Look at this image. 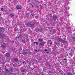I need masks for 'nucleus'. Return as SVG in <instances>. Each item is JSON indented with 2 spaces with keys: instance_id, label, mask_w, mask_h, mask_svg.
Returning a JSON list of instances; mask_svg holds the SVG:
<instances>
[{
  "instance_id": "f257e3e1",
  "label": "nucleus",
  "mask_w": 75,
  "mask_h": 75,
  "mask_svg": "<svg viewBox=\"0 0 75 75\" xmlns=\"http://www.w3.org/2000/svg\"><path fill=\"white\" fill-rule=\"evenodd\" d=\"M59 42H62L63 43H64V44L67 43V41H64V40H62V39L60 38H59Z\"/></svg>"
},
{
  "instance_id": "f03ea898",
  "label": "nucleus",
  "mask_w": 75,
  "mask_h": 75,
  "mask_svg": "<svg viewBox=\"0 0 75 75\" xmlns=\"http://www.w3.org/2000/svg\"><path fill=\"white\" fill-rule=\"evenodd\" d=\"M16 8L18 10H20L21 8V6L20 5L16 6Z\"/></svg>"
},
{
  "instance_id": "7ed1b4c3",
  "label": "nucleus",
  "mask_w": 75,
  "mask_h": 75,
  "mask_svg": "<svg viewBox=\"0 0 75 75\" xmlns=\"http://www.w3.org/2000/svg\"><path fill=\"white\" fill-rule=\"evenodd\" d=\"M10 16L12 18V17H14V14L12 13H11L10 14Z\"/></svg>"
},
{
  "instance_id": "20e7f679",
  "label": "nucleus",
  "mask_w": 75,
  "mask_h": 75,
  "mask_svg": "<svg viewBox=\"0 0 75 75\" xmlns=\"http://www.w3.org/2000/svg\"><path fill=\"white\" fill-rule=\"evenodd\" d=\"M53 18L54 20H56L57 18V16H54Z\"/></svg>"
},
{
  "instance_id": "39448f33",
  "label": "nucleus",
  "mask_w": 75,
  "mask_h": 75,
  "mask_svg": "<svg viewBox=\"0 0 75 75\" xmlns=\"http://www.w3.org/2000/svg\"><path fill=\"white\" fill-rule=\"evenodd\" d=\"M13 60L15 62H17V61H18V59H16V58L14 59Z\"/></svg>"
},
{
  "instance_id": "423d86ee",
  "label": "nucleus",
  "mask_w": 75,
  "mask_h": 75,
  "mask_svg": "<svg viewBox=\"0 0 75 75\" xmlns=\"http://www.w3.org/2000/svg\"><path fill=\"white\" fill-rule=\"evenodd\" d=\"M6 57H9V56H10V54H9V53H7L6 54Z\"/></svg>"
},
{
  "instance_id": "0eeeda50",
  "label": "nucleus",
  "mask_w": 75,
  "mask_h": 75,
  "mask_svg": "<svg viewBox=\"0 0 75 75\" xmlns=\"http://www.w3.org/2000/svg\"><path fill=\"white\" fill-rule=\"evenodd\" d=\"M49 44H50V45L52 44V42H51V41L49 40Z\"/></svg>"
},
{
  "instance_id": "6e6552de",
  "label": "nucleus",
  "mask_w": 75,
  "mask_h": 75,
  "mask_svg": "<svg viewBox=\"0 0 75 75\" xmlns=\"http://www.w3.org/2000/svg\"><path fill=\"white\" fill-rule=\"evenodd\" d=\"M5 70L6 72H8V69H6Z\"/></svg>"
},
{
  "instance_id": "1a4fd4ad",
  "label": "nucleus",
  "mask_w": 75,
  "mask_h": 75,
  "mask_svg": "<svg viewBox=\"0 0 75 75\" xmlns=\"http://www.w3.org/2000/svg\"><path fill=\"white\" fill-rule=\"evenodd\" d=\"M42 41V39H39L38 41L39 42H41V41Z\"/></svg>"
},
{
  "instance_id": "9d476101",
  "label": "nucleus",
  "mask_w": 75,
  "mask_h": 75,
  "mask_svg": "<svg viewBox=\"0 0 75 75\" xmlns=\"http://www.w3.org/2000/svg\"><path fill=\"white\" fill-rule=\"evenodd\" d=\"M1 47L2 48H4V47H5V46H4V45H2L1 46Z\"/></svg>"
},
{
  "instance_id": "9b49d317",
  "label": "nucleus",
  "mask_w": 75,
  "mask_h": 75,
  "mask_svg": "<svg viewBox=\"0 0 75 75\" xmlns=\"http://www.w3.org/2000/svg\"><path fill=\"white\" fill-rule=\"evenodd\" d=\"M67 75H73L71 74L68 73L67 74Z\"/></svg>"
},
{
  "instance_id": "f8f14e48",
  "label": "nucleus",
  "mask_w": 75,
  "mask_h": 75,
  "mask_svg": "<svg viewBox=\"0 0 75 75\" xmlns=\"http://www.w3.org/2000/svg\"><path fill=\"white\" fill-rule=\"evenodd\" d=\"M23 55H25V54H27V53H25V52H23Z\"/></svg>"
},
{
  "instance_id": "ddd939ff",
  "label": "nucleus",
  "mask_w": 75,
  "mask_h": 75,
  "mask_svg": "<svg viewBox=\"0 0 75 75\" xmlns=\"http://www.w3.org/2000/svg\"><path fill=\"white\" fill-rule=\"evenodd\" d=\"M38 44V42H34V44Z\"/></svg>"
},
{
  "instance_id": "4468645a",
  "label": "nucleus",
  "mask_w": 75,
  "mask_h": 75,
  "mask_svg": "<svg viewBox=\"0 0 75 75\" xmlns=\"http://www.w3.org/2000/svg\"><path fill=\"white\" fill-rule=\"evenodd\" d=\"M67 8H68L67 10H69V6H68L67 7Z\"/></svg>"
},
{
  "instance_id": "2eb2a0df",
  "label": "nucleus",
  "mask_w": 75,
  "mask_h": 75,
  "mask_svg": "<svg viewBox=\"0 0 75 75\" xmlns=\"http://www.w3.org/2000/svg\"><path fill=\"white\" fill-rule=\"evenodd\" d=\"M35 17H36V18H38V17H37V16H36Z\"/></svg>"
},
{
  "instance_id": "dca6fc26",
  "label": "nucleus",
  "mask_w": 75,
  "mask_h": 75,
  "mask_svg": "<svg viewBox=\"0 0 75 75\" xmlns=\"http://www.w3.org/2000/svg\"><path fill=\"white\" fill-rule=\"evenodd\" d=\"M3 8H1V10H2V11H3Z\"/></svg>"
},
{
  "instance_id": "f3484780",
  "label": "nucleus",
  "mask_w": 75,
  "mask_h": 75,
  "mask_svg": "<svg viewBox=\"0 0 75 75\" xmlns=\"http://www.w3.org/2000/svg\"><path fill=\"white\" fill-rule=\"evenodd\" d=\"M40 45H42V43H40Z\"/></svg>"
},
{
  "instance_id": "a211bd4d",
  "label": "nucleus",
  "mask_w": 75,
  "mask_h": 75,
  "mask_svg": "<svg viewBox=\"0 0 75 75\" xmlns=\"http://www.w3.org/2000/svg\"><path fill=\"white\" fill-rule=\"evenodd\" d=\"M45 51H47V50L45 49Z\"/></svg>"
},
{
  "instance_id": "6ab92c4d",
  "label": "nucleus",
  "mask_w": 75,
  "mask_h": 75,
  "mask_svg": "<svg viewBox=\"0 0 75 75\" xmlns=\"http://www.w3.org/2000/svg\"><path fill=\"white\" fill-rule=\"evenodd\" d=\"M18 38V37H16V40H17V39Z\"/></svg>"
},
{
  "instance_id": "aec40b11",
  "label": "nucleus",
  "mask_w": 75,
  "mask_h": 75,
  "mask_svg": "<svg viewBox=\"0 0 75 75\" xmlns=\"http://www.w3.org/2000/svg\"><path fill=\"white\" fill-rule=\"evenodd\" d=\"M72 55H73V53H72V55H71V56H72Z\"/></svg>"
},
{
  "instance_id": "412c9836",
  "label": "nucleus",
  "mask_w": 75,
  "mask_h": 75,
  "mask_svg": "<svg viewBox=\"0 0 75 75\" xmlns=\"http://www.w3.org/2000/svg\"><path fill=\"white\" fill-rule=\"evenodd\" d=\"M23 64H24V62H23Z\"/></svg>"
},
{
  "instance_id": "4be33fe9",
  "label": "nucleus",
  "mask_w": 75,
  "mask_h": 75,
  "mask_svg": "<svg viewBox=\"0 0 75 75\" xmlns=\"http://www.w3.org/2000/svg\"><path fill=\"white\" fill-rule=\"evenodd\" d=\"M50 32H51L52 31V30H50Z\"/></svg>"
},
{
  "instance_id": "5701e85b",
  "label": "nucleus",
  "mask_w": 75,
  "mask_h": 75,
  "mask_svg": "<svg viewBox=\"0 0 75 75\" xmlns=\"http://www.w3.org/2000/svg\"><path fill=\"white\" fill-rule=\"evenodd\" d=\"M64 60H65V59H64Z\"/></svg>"
},
{
  "instance_id": "b1692460",
  "label": "nucleus",
  "mask_w": 75,
  "mask_h": 75,
  "mask_svg": "<svg viewBox=\"0 0 75 75\" xmlns=\"http://www.w3.org/2000/svg\"><path fill=\"white\" fill-rule=\"evenodd\" d=\"M1 71H0V73H1Z\"/></svg>"
},
{
  "instance_id": "393cba45",
  "label": "nucleus",
  "mask_w": 75,
  "mask_h": 75,
  "mask_svg": "<svg viewBox=\"0 0 75 75\" xmlns=\"http://www.w3.org/2000/svg\"><path fill=\"white\" fill-rule=\"evenodd\" d=\"M11 71H12V69H11Z\"/></svg>"
},
{
  "instance_id": "a878e982",
  "label": "nucleus",
  "mask_w": 75,
  "mask_h": 75,
  "mask_svg": "<svg viewBox=\"0 0 75 75\" xmlns=\"http://www.w3.org/2000/svg\"><path fill=\"white\" fill-rule=\"evenodd\" d=\"M47 53H48V52H47Z\"/></svg>"
}]
</instances>
